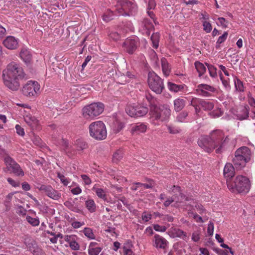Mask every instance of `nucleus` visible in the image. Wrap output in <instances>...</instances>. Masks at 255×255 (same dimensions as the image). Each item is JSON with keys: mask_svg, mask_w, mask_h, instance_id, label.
Listing matches in <instances>:
<instances>
[{"mask_svg": "<svg viewBox=\"0 0 255 255\" xmlns=\"http://www.w3.org/2000/svg\"><path fill=\"white\" fill-rule=\"evenodd\" d=\"M24 77L23 69L15 63H11L2 72L3 83L5 86L12 91H17L20 86L19 80Z\"/></svg>", "mask_w": 255, "mask_h": 255, "instance_id": "1", "label": "nucleus"}, {"mask_svg": "<svg viewBox=\"0 0 255 255\" xmlns=\"http://www.w3.org/2000/svg\"><path fill=\"white\" fill-rule=\"evenodd\" d=\"M227 186L233 192L237 191L239 193L246 194L249 191L251 185L248 178L240 175L236 177L234 181L227 180Z\"/></svg>", "mask_w": 255, "mask_h": 255, "instance_id": "2", "label": "nucleus"}, {"mask_svg": "<svg viewBox=\"0 0 255 255\" xmlns=\"http://www.w3.org/2000/svg\"><path fill=\"white\" fill-rule=\"evenodd\" d=\"M90 135L97 140H101L107 137V129L102 121H96L91 123L89 126Z\"/></svg>", "mask_w": 255, "mask_h": 255, "instance_id": "3", "label": "nucleus"}, {"mask_svg": "<svg viewBox=\"0 0 255 255\" xmlns=\"http://www.w3.org/2000/svg\"><path fill=\"white\" fill-rule=\"evenodd\" d=\"M104 108V105L101 102L92 103L83 108V116L86 119H93L103 113Z\"/></svg>", "mask_w": 255, "mask_h": 255, "instance_id": "4", "label": "nucleus"}, {"mask_svg": "<svg viewBox=\"0 0 255 255\" xmlns=\"http://www.w3.org/2000/svg\"><path fill=\"white\" fill-rule=\"evenodd\" d=\"M212 145L216 149V153H221L223 151V147L226 143L228 142V137L224 138L223 132L219 130L213 131L210 136Z\"/></svg>", "mask_w": 255, "mask_h": 255, "instance_id": "5", "label": "nucleus"}, {"mask_svg": "<svg viewBox=\"0 0 255 255\" xmlns=\"http://www.w3.org/2000/svg\"><path fill=\"white\" fill-rule=\"evenodd\" d=\"M147 82L150 89L157 94H160L164 89L163 80L154 72L148 73Z\"/></svg>", "mask_w": 255, "mask_h": 255, "instance_id": "6", "label": "nucleus"}, {"mask_svg": "<svg viewBox=\"0 0 255 255\" xmlns=\"http://www.w3.org/2000/svg\"><path fill=\"white\" fill-rule=\"evenodd\" d=\"M150 112L155 119H160L161 121L167 119L171 114V110L167 106L161 105L157 107L152 104L150 106Z\"/></svg>", "mask_w": 255, "mask_h": 255, "instance_id": "7", "label": "nucleus"}, {"mask_svg": "<svg viewBox=\"0 0 255 255\" xmlns=\"http://www.w3.org/2000/svg\"><path fill=\"white\" fill-rule=\"evenodd\" d=\"M127 114L131 117L137 118L145 116L148 112L147 107L140 105H127L125 108Z\"/></svg>", "mask_w": 255, "mask_h": 255, "instance_id": "8", "label": "nucleus"}, {"mask_svg": "<svg viewBox=\"0 0 255 255\" xmlns=\"http://www.w3.org/2000/svg\"><path fill=\"white\" fill-rule=\"evenodd\" d=\"M40 90V85L36 81H29L22 87V93L25 96L35 97Z\"/></svg>", "mask_w": 255, "mask_h": 255, "instance_id": "9", "label": "nucleus"}, {"mask_svg": "<svg viewBox=\"0 0 255 255\" xmlns=\"http://www.w3.org/2000/svg\"><path fill=\"white\" fill-rule=\"evenodd\" d=\"M4 162L6 165L7 170L10 171V173H13L16 176H23L24 175V172L19 165L9 155H6L4 157Z\"/></svg>", "mask_w": 255, "mask_h": 255, "instance_id": "10", "label": "nucleus"}, {"mask_svg": "<svg viewBox=\"0 0 255 255\" xmlns=\"http://www.w3.org/2000/svg\"><path fill=\"white\" fill-rule=\"evenodd\" d=\"M198 144L207 152L210 153L214 149V146L212 145L211 138L209 136H201L198 140Z\"/></svg>", "mask_w": 255, "mask_h": 255, "instance_id": "11", "label": "nucleus"}, {"mask_svg": "<svg viewBox=\"0 0 255 255\" xmlns=\"http://www.w3.org/2000/svg\"><path fill=\"white\" fill-rule=\"evenodd\" d=\"M138 45L137 40L134 39H127L123 43L125 49L128 54H132Z\"/></svg>", "mask_w": 255, "mask_h": 255, "instance_id": "12", "label": "nucleus"}, {"mask_svg": "<svg viewBox=\"0 0 255 255\" xmlns=\"http://www.w3.org/2000/svg\"><path fill=\"white\" fill-rule=\"evenodd\" d=\"M118 3L124 10H128L131 13L136 11L137 7L135 3L128 0H118Z\"/></svg>", "mask_w": 255, "mask_h": 255, "instance_id": "13", "label": "nucleus"}, {"mask_svg": "<svg viewBox=\"0 0 255 255\" xmlns=\"http://www.w3.org/2000/svg\"><path fill=\"white\" fill-rule=\"evenodd\" d=\"M224 177L226 178V182L227 180L232 181V179L235 175V168L233 165L230 163L226 164L223 171Z\"/></svg>", "mask_w": 255, "mask_h": 255, "instance_id": "14", "label": "nucleus"}, {"mask_svg": "<svg viewBox=\"0 0 255 255\" xmlns=\"http://www.w3.org/2000/svg\"><path fill=\"white\" fill-rule=\"evenodd\" d=\"M4 46L9 49H15L17 47L18 42L13 36H7L3 41Z\"/></svg>", "mask_w": 255, "mask_h": 255, "instance_id": "15", "label": "nucleus"}, {"mask_svg": "<svg viewBox=\"0 0 255 255\" xmlns=\"http://www.w3.org/2000/svg\"><path fill=\"white\" fill-rule=\"evenodd\" d=\"M233 163L236 168L241 169L245 167L247 162H249L247 160L243 157L240 154H236L235 152V157L233 160Z\"/></svg>", "mask_w": 255, "mask_h": 255, "instance_id": "16", "label": "nucleus"}, {"mask_svg": "<svg viewBox=\"0 0 255 255\" xmlns=\"http://www.w3.org/2000/svg\"><path fill=\"white\" fill-rule=\"evenodd\" d=\"M171 191L173 192H177L179 194V197L178 199H175L176 203H182L185 201H188V197L181 192V187L178 186L173 185L171 188Z\"/></svg>", "mask_w": 255, "mask_h": 255, "instance_id": "17", "label": "nucleus"}, {"mask_svg": "<svg viewBox=\"0 0 255 255\" xmlns=\"http://www.w3.org/2000/svg\"><path fill=\"white\" fill-rule=\"evenodd\" d=\"M170 236L172 238L178 237L186 241L188 237L187 234L183 231L178 228H172L170 231Z\"/></svg>", "mask_w": 255, "mask_h": 255, "instance_id": "18", "label": "nucleus"}, {"mask_svg": "<svg viewBox=\"0 0 255 255\" xmlns=\"http://www.w3.org/2000/svg\"><path fill=\"white\" fill-rule=\"evenodd\" d=\"M236 154H240L248 161H250L251 156V150L247 146H243L237 150Z\"/></svg>", "mask_w": 255, "mask_h": 255, "instance_id": "19", "label": "nucleus"}, {"mask_svg": "<svg viewBox=\"0 0 255 255\" xmlns=\"http://www.w3.org/2000/svg\"><path fill=\"white\" fill-rule=\"evenodd\" d=\"M155 239V246L157 248L165 249L167 246V241L163 237L158 235H155L154 237Z\"/></svg>", "mask_w": 255, "mask_h": 255, "instance_id": "20", "label": "nucleus"}, {"mask_svg": "<svg viewBox=\"0 0 255 255\" xmlns=\"http://www.w3.org/2000/svg\"><path fill=\"white\" fill-rule=\"evenodd\" d=\"M29 251H30L34 255H46L45 253L42 250L39 248L36 244L32 243H28L26 245Z\"/></svg>", "mask_w": 255, "mask_h": 255, "instance_id": "21", "label": "nucleus"}, {"mask_svg": "<svg viewBox=\"0 0 255 255\" xmlns=\"http://www.w3.org/2000/svg\"><path fill=\"white\" fill-rule=\"evenodd\" d=\"M196 101L198 102L199 105H200L204 110L210 111L214 108V105L213 103L211 102L197 99H196Z\"/></svg>", "mask_w": 255, "mask_h": 255, "instance_id": "22", "label": "nucleus"}, {"mask_svg": "<svg viewBox=\"0 0 255 255\" xmlns=\"http://www.w3.org/2000/svg\"><path fill=\"white\" fill-rule=\"evenodd\" d=\"M186 101L183 99L177 98L174 101V110L176 112L181 111L185 106Z\"/></svg>", "mask_w": 255, "mask_h": 255, "instance_id": "23", "label": "nucleus"}, {"mask_svg": "<svg viewBox=\"0 0 255 255\" xmlns=\"http://www.w3.org/2000/svg\"><path fill=\"white\" fill-rule=\"evenodd\" d=\"M20 56L26 64H29L31 60V55L27 49H22L20 53Z\"/></svg>", "mask_w": 255, "mask_h": 255, "instance_id": "24", "label": "nucleus"}, {"mask_svg": "<svg viewBox=\"0 0 255 255\" xmlns=\"http://www.w3.org/2000/svg\"><path fill=\"white\" fill-rule=\"evenodd\" d=\"M161 67L163 73L167 77L170 73V68L169 67V63L165 58H162L161 60Z\"/></svg>", "mask_w": 255, "mask_h": 255, "instance_id": "25", "label": "nucleus"}, {"mask_svg": "<svg viewBox=\"0 0 255 255\" xmlns=\"http://www.w3.org/2000/svg\"><path fill=\"white\" fill-rule=\"evenodd\" d=\"M167 86L169 90L171 91L174 92H177L181 91L184 89V85H177L170 82H168L167 83Z\"/></svg>", "mask_w": 255, "mask_h": 255, "instance_id": "26", "label": "nucleus"}, {"mask_svg": "<svg viewBox=\"0 0 255 255\" xmlns=\"http://www.w3.org/2000/svg\"><path fill=\"white\" fill-rule=\"evenodd\" d=\"M195 68L199 73V76L201 77L206 71V68L204 65L199 61H196L194 63Z\"/></svg>", "mask_w": 255, "mask_h": 255, "instance_id": "27", "label": "nucleus"}, {"mask_svg": "<svg viewBox=\"0 0 255 255\" xmlns=\"http://www.w3.org/2000/svg\"><path fill=\"white\" fill-rule=\"evenodd\" d=\"M146 128V126L145 125L140 124L133 127L131 129V131L132 132H136L137 133H139L145 132Z\"/></svg>", "mask_w": 255, "mask_h": 255, "instance_id": "28", "label": "nucleus"}, {"mask_svg": "<svg viewBox=\"0 0 255 255\" xmlns=\"http://www.w3.org/2000/svg\"><path fill=\"white\" fill-rule=\"evenodd\" d=\"M86 207L87 209L91 213L95 212L96 206L95 202L92 199H88L85 202Z\"/></svg>", "mask_w": 255, "mask_h": 255, "instance_id": "29", "label": "nucleus"}, {"mask_svg": "<svg viewBox=\"0 0 255 255\" xmlns=\"http://www.w3.org/2000/svg\"><path fill=\"white\" fill-rule=\"evenodd\" d=\"M123 157V152L121 149L117 150L113 155V161L114 162L118 163Z\"/></svg>", "mask_w": 255, "mask_h": 255, "instance_id": "30", "label": "nucleus"}, {"mask_svg": "<svg viewBox=\"0 0 255 255\" xmlns=\"http://www.w3.org/2000/svg\"><path fill=\"white\" fill-rule=\"evenodd\" d=\"M114 14L113 11L107 9L103 15V19L106 22H109L114 19Z\"/></svg>", "mask_w": 255, "mask_h": 255, "instance_id": "31", "label": "nucleus"}, {"mask_svg": "<svg viewBox=\"0 0 255 255\" xmlns=\"http://www.w3.org/2000/svg\"><path fill=\"white\" fill-rule=\"evenodd\" d=\"M188 115V112L186 110L180 113L176 117V120L179 122H184Z\"/></svg>", "mask_w": 255, "mask_h": 255, "instance_id": "32", "label": "nucleus"}, {"mask_svg": "<svg viewBox=\"0 0 255 255\" xmlns=\"http://www.w3.org/2000/svg\"><path fill=\"white\" fill-rule=\"evenodd\" d=\"M92 190L96 192L98 197L102 198L104 200H106V195L103 189H102V188H97L94 187Z\"/></svg>", "mask_w": 255, "mask_h": 255, "instance_id": "33", "label": "nucleus"}, {"mask_svg": "<svg viewBox=\"0 0 255 255\" xmlns=\"http://www.w3.org/2000/svg\"><path fill=\"white\" fill-rule=\"evenodd\" d=\"M159 39V34L158 33H154L151 36V40L152 41L153 47L157 48L158 46V42Z\"/></svg>", "mask_w": 255, "mask_h": 255, "instance_id": "34", "label": "nucleus"}, {"mask_svg": "<svg viewBox=\"0 0 255 255\" xmlns=\"http://www.w3.org/2000/svg\"><path fill=\"white\" fill-rule=\"evenodd\" d=\"M235 86L237 91H244V85L243 82L237 77L234 79Z\"/></svg>", "mask_w": 255, "mask_h": 255, "instance_id": "35", "label": "nucleus"}, {"mask_svg": "<svg viewBox=\"0 0 255 255\" xmlns=\"http://www.w3.org/2000/svg\"><path fill=\"white\" fill-rule=\"evenodd\" d=\"M26 219V221L33 226H37L39 224V220L37 218H34L30 216H27Z\"/></svg>", "mask_w": 255, "mask_h": 255, "instance_id": "36", "label": "nucleus"}, {"mask_svg": "<svg viewBox=\"0 0 255 255\" xmlns=\"http://www.w3.org/2000/svg\"><path fill=\"white\" fill-rule=\"evenodd\" d=\"M205 64L208 67V70H209V72L210 73V75L212 77H216L217 76V72H216L217 69H216V68L212 65L208 64L207 63H206Z\"/></svg>", "mask_w": 255, "mask_h": 255, "instance_id": "37", "label": "nucleus"}, {"mask_svg": "<svg viewBox=\"0 0 255 255\" xmlns=\"http://www.w3.org/2000/svg\"><path fill=\"white\" fill-rule=\"evenodd\" d=\"M198 88L199 89H204L205 91L212 92H215L216 91V89L214 87L207 84H200L198 86Z\"/></svg>", "mask_w": 255, "mask_h": 255, "instance_id": "38", "label": "nucleus"}, {"mask_svg": "<svg viewBox=\"0 0 255 255\" xmlns=\"http://www.w3.org/2000/svg\"><path fill=\"white\" fill-rule=\"evenodd\" d=\"M228 35V32L225 31L222 36L219 37L217 41V45L216 46V48H218L220 47L219 45L224 42L226 40Z\"/></svg>", "mask_w": 255, "mask_h": 255, "instance_id": "39", "label": "nucleus"}, {"mask_svg": "<svg viewBox=\"0 0 255 255\" xmlns=\"http://www.w3.org/2000/svg\"><path fill=\"white\" fill-rule=\"evenodd\" d=\"M48 196L54 200H58L60 198L61 194L53 188V191H50Z\"/></svg>", "mask_w": 255, "mask_h": 255, "instance_id": "40", "label": "nucleus"}, {"mask_svg": "<svg viewBox=\"0 0 255 255\" xmlns=\"http://www.w3.org/2000/svg\"><path fill=\"white\" fill-rule=\"evenodd\" d=\"M84 235L88 238L91 239H95V236L92 232V230L89 228H85L83 230Z\"/></svg>", "mask_w": 255, "mask_h": 255, "instance_id": "41", "label": "nucleus"}, {"mask_svg": "<svg viewBox=\"0 0 255 255\" xmlns=\"http://www.w3.org/2000/svg\"><path fill=\"white\" fill-rule=\"evenodd\" d=\"M102 249L100 247L89 248L88 252L89 255H98Z\"/></svg>", "mask_w": 255, "mask_h": 255, "instance_id": "42", "label": "nucleus"}, {"mask_svg": "<svg viewBox=\"0 0 255 255\" xmlns=\"http://www.w3.org/2000/svg\"><path fill=\"white\" fill-rule=\"evenodd\" d=\"M201 231L197 230L194 231L192 235V240L195 242H198L200 239Z\"/></svg>", "mask_w": 255, "mask_h": 255, "instance_id": "43", "label": "nucleus"}, {"mask_svg": "<svg viewBox=\"0 0 255 255\" xmlns=\"http://www.w3.org/2000/svg\"><path fill=\"white\" fill-rule=\"evenodd\" d=\"M76 144L78 150H83L87 147V144L85 142L81 140H77Z\"/></svg>", "mask_w": 255, "mask_h": 255, "instance_id": "44", "label": "nucleus"}, {"mask_svg": "<svg viewBox=\"0 0 255 255\" xmlns=\"http://www.w3.org/2000/svg\"><path fill=\"white\" fill-rule=\"evenodd\" d=\"M109 37L115 41L119 40L121 38V35L116 31H112L109 34Z\"/></svg>", "mask_w": 255, "mask_h": 255, "instance_id": "45", "label": "nucleus"}, {"mask_svg": "<svg viewBox=\"0 0 255 255\" xmlns=\"http://www.w3.org/2000/svg\"><path fill=\"white\" fill-rule=\"evenodd\" d=\"M69 245L70 248L74 251H77L80 249V246L76 241L75 238L73 239V240L71 243H70Z\"/></svg>", "mask_w": 255, "mask_h": 255, "instance_id": "46", "label": "nucleus"}, {"mask_svg": "<svg viewBox=\"0 0 255 255\" xmlns=\"http://www.w3.org/2000/svg\"><path fill=\"white\" fill-rule=\"evenodd\" d=\"M59 144L63 147V149L65 151H66L69 148V143L68 141L64 138H61L60 139Z\"/></svg>", "mask_w": 255, "mask_h": 255, "instance_id": "47", "label": "nucleus"}, {"mask_svg": "<svg viewBox=\"0 0 255 255\" xmlns=\"http://www.w3.org/2000/svg\"><path fill=\"white\" fill-rule=\"evenodd\" d=\"M203 25L204 27L203 29L206 32L209 33L211 31L212 25L210 22L205 21L203 22Z\"/></svg>", "mask_w": 255, "mask_h": 255, "instance_id": "48", "label": "nucleus"}, {"mask_svg": "<svg viewBox=\"0 0 255 255\" xmlns=\"http://www.w3.org/2000/svg\"><path fill=\"white\" fill-rule=\"evenodd\" d=\"M64 205L73 211L78 212V211L79 210L77 207H75L74 205L69 201H66L64 203Z\"/></svg>", "mask_w": 255, "mask_h": 255, "instance_id": "49", "label": "nucleus"}, {"mask_svg": "<svg viewBox=\"0 0 255 255\" xmlns=\"http://www.w3.org/2000/svg\"><path fill=\"white\" fill-rule=\"evenodd\" d=\"M57 177L60 179L61 182L64 185L67 186L69 181L67 178L65 177V176L61 174L60 172L57 173Z\"/></svg>", "mask_w": 255, "mask_h": 255, "instance_id": "50", "label": "nucleus"}, {"mask_svg": "<svg viewBox=\"0 0 255 255\" xmlns=\"http://www.w3.org/2000/svg\"><path fill=\"white\" fill-rule=\"evenodd\" d=\"M190 105H191V106H192L193 107H194L195 110V112H196V114H198V113L200 112V108H198V107L199 105V104L198 103V102L196 101V99H192V100L191 102Z\"/></svg>", "mask_w": 255, "mask_h": 255, "instance_id": "51", "label": "nucleus"}, {"mask_svg": "<svg viewBox=\"0 0 255 255\" xmlns=\"http://www.w3.org/2000/svg\"><path fill=\"white\" fill-rule=\"evenodd\" d=\"M153 228L156 231L162 232H165L167 229V228L165 226H160L158 224L154 225Z\"/></svg>", "mask_w": 255, "mask_h": 255, "instance_id": "52", "label": "nucleus"}, {"mask_svg": "<svg viewBox=\"0 0 255 255\" xmlns=\"http://www.w3.org/2000/svg\"><path fill=\"white\" fill-rule=\"evenodd\" d=\"M214 224L213 223L210 222L208 224V227L207 229V233L210 236H212L213 235L214 231Z\"/></svg>", "mask_w": 255, "mask_h": 255, "instance_id": "53", "label": "nucleus"}, {"mask_svg": "<svg viewBox=\"0 0 255 255\" xmlns=\"http://www.w3.org/2000/svg\"><path fill=\"white\" fill-rule=\"evenodd\" d=\"M81 177L86 185H89L91 183V179L87 175L82 174Z\"/></svg>", "mask_w": 255, "mask_h": 255, "instance_id": "54", "label": "nucleus"}, {"mask_svg": "<svg viewBox=\"0 0 255 255\" xmlns=\"http://www.w3.org/2000/svg\"><path fill=\"white\" fill-rule=\"evenodd\" d=\"M7 181L8 183L13 187H18L20 185V183L19 182H16L11 178H8Z\"/></svg>", "mask_w": 255, "mask_h": 255, "instance_id": "55", "label": "nucleus"}, {"mask_svg": "<svg viewBox=\"0 0 255 255\" xmlns=\"http://www.w3.org/2000/svg\"><path fill=\"white\" fill-rule=\"evenodd\" d=\"M15 128L16 130V132L18 134L21 136H23L24 135V129L22 128L19 125H16L15 126Z\"/></svg>", "mask_w": 255, "mask_h": 255, "instance_id": "56", "label": "nucleus"}, {"mask_svg": "<svg viewBox=\"0 0 255 255\" xmlns=\"http://www.w3.org/2000/svg\"><path fill=\"white\" fill-rule=\"evenodd\" d=\"M32 141L34 144L37 146H40L41 144L42 141L39 136H34Z\"/></svg>", "mask_w": 255, "mask_h": 255, "instance_id": "57", "label": "nucleus"}, {"mask_svg": "<svg viewBox=\"0 0 255 255\" xmlns=\"http://www.w3.org/2000/svg\"><path fill=\"white\" fill-rule=\"evenodd\" d=\"M85 224L84 222L75 221L72 223L71 225L74 229H78Z\"/></svg>", "mask_w": 255, "mask_h": 255, "instance_id": "58", "label": "nucleus"}, {"mask_svg": "<svg viewBox=\"0 0 255 255\" xmlns=\"http://www.w3.org/2000/svg\"><path fill=\"white\" fill-rule=\"evenodd\" d=\"M219 22L220 23L221 25L225 27L226 28L227 27V24L228 23V21L225 19L224 17H219L218 18Z\"/></svg>", "mask_w": 255, "mask_h": 255, "instance_id": "59", "label": "nucleus"}, {"mask_svg": "<svg viewBox=\"0 0 255 255\" xmlns=\"http://www.w3.org/2000/svg\"><path fill=\"white\" fill-rule=\"evenodd\" d=\"M75 237L76 236L74 235H66L64 237V240L69 244Z\"/></svg>", "mask_w": 255, "mask_h": 255, "instance_id": "60", "label": "nucleus"}, {"mask_svg": "<svg viewBox=\"0 0 255 255\" xmlns=\"http://www.w3.org/2000/svg\"><path fill=\"white\" fill-rule=\"evenodd\" d=\"M151 218V215L150 214H146L145 212H144L142 214V219L145 222L148 221Z\"/></svg>", "mask_w": 255, "mask_h": 255, "instance_id": "61", "label": "nucleus"}, {"mask_svg": "<svg viewBox=\"0 0 255 255\" xmlns=\"http://www.w3.org/2000/svg\"><path fill=\"white\" fill-rule=\"evenodd\" d=\"M71 193L74 195H78L81 193L82 190L79 187H76L71 190Z\"/></svg>", "mask_w": 255, "mask_h": 255, "instance_id": "62", "label": "nucleus"}, {"mask_svg": "<svg viewBox=\"0 0 255 255\" xmlns=\"http://www.w3.org/2000/svg\"><path fill=\"white\" fill-rule=\"evenodd\" d=\"M156 6V3L154 0H148V9H153Z\"/></svg>", "mask_w": 255, "mask_h": 255, "instance_id": "63", "label": "nucleus"}, {"mask_svg": "<svg viewBox=\"0 0 255 255\" xmlns=\"http://www.w3.org/2000/svg\"><path fill=\"white\" fill-rule=\"evenodd\" d=\"M214 250L218 255H228L227 253L225 251L222 250V249H218V248H215V249H214Z\"/></svg>", "mask_w": 255, "mask_h": 255, "instance_id": "64", "label": "nucleus"}]
</instances>
